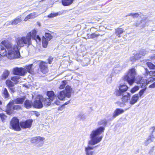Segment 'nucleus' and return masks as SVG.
Listing matches in <instances>:
<instances>
[{
  "label": "nucleus",
  "instance_id": "obj_26",
  "mask_svg": "<svg viewBox=\"0 0 155 155\" xmlns=\"http://www.w3.org/2000/svg\"><path fill=\"white\" fill-rule=\"evenodd\" d=\"M73 1L74 0H62V3L64 6H68L71 5Z\"/></svg>",
  "mask_w": 155,
  "mask_h": 155
},
{
  "label": "nucleus",
  "instance_id": "obj_5",
  "mask_svg": "<svg viewBox=\"0 0 155 155\" xmlns=\"http://www.w3.org/2000/svg\"><path fill=\"white\" fill-rule=\"evenodd\" d=\"M47 95L48 98H44L42 100V101L44 103L45 106H49L51 104V101H53L56 98V96L52 91H48Z\"/></svg>",
  "mask_w": 155,
  "mask_h": 155
},
{
  "label": "nucleus",
  "instance_id": "obj_32",
  "mask_svg": "<svg viewBox=\"0 0 155 155\" xmlns=\"http://www.w3.org/2000/svg\"><path fill=\"white\" fill-rule=\"evenodd\" d=\"M62 14V13L61 12H59L56 13H51L49 15L48 17L49 18H53L56 17L58 15H60Z\"/></svg>",
  "mask_w": 155,
  "mask_h": 155
},
{
  "label": "nucleus",
  "instance_id": "obj_12",
  "mask_svg": "<svg viewBox=\"0 0 155 155\" xmlns=\"http://www.w3.org/2000/svg\"><path fill=\"white\" fill-rule=\"evenodd\" d=\"M130 107L125 109L124 110L120 108H117L114 111V113L113 114L112 117L110 118V120H112L114 119L117 116H118L119 114H122L125 111L127 110Z\"/></svg>",
  "mask_w": 155,
  "mask_h": 155
},
{
  "label": "nucleus",
  "instance_id": "obj_50",
  "mask_svg": "<svg viewBox=\"0 0 155 155\" xmlns=\"http://www.w3.org/2000/svg\"><path fill=\"white\" fill-rule=\"evenodd\" d=\"M31 18L29 14L27 15L25 18L24 20L25 21H27L28 19Z\"/></svg>",
  "mask_w": 155,
  "mask_h": 155
},
{
  "label": "nucleus",
  "instance_id": "obj_23",
  "mask_svg": "<svg viewBox=\"0 0 155 155\" xmlns=\"http://www.w3.org/2000/svg\"><path fill=\"white\" fill-rule=\"evenodd\" d=\"M21 17H18L12 21H10L9 22V23L11 24L12 25H16L21 22Z\"/></svg>",
  "mask_w": 155,
  "mask_h": 155
},
{
  "label": "nucleus",
  "instance_id": "obj_14",
  "mask_svg": "<svg viewBox=\"0 0 155 155\" xmlns=\"http://www.w3.org/2000/svg\"><path fill=\"white\" fill-rule=\"evenodd\" d=\"M34 107L37 109H41L43 107V104L41 100L35 101L33 103Z\"/></svg>",
  "mask_w": 155,
  "mask_h": 155
},
{
  "label": "nucleus",
  "instance_id": "obj_38",
  "mask_svg": "<svg viewBox=\"0 0 155 155\" xmlns=\"http://www.w3.org/2000/svg\"><path fill=\"white\" fill-rule=\"evenodd\" d=\"M99 35L96 34L95 33H92V34L91 35L88 34L87 35L88 37L89 38H93L98 36Z\"/></svg>",
  "mask_w": 155,
  "mask_h": 155
},
{
  "label": "nucleus",
  "instance_id": "obj_41",
  "mask_svg": "<svg viewBox=\"0 0 155 155\" xmlns=\"http://www.w3.org/2000/svg\"><path fill=\"white\" fill-rule=\"evenodd\" d=\"M31 18H34L37 17L38 15L37 13L36 12H34L29 14Z\"/></svg>",
  "mask_w": 155,
  "mask_h": 155
},
{
  "label": "nucleus",
  "instance_id": "obj_59",
  "mask_svg": "<svg viewBox=\"0 0 155 155\" xmlns=\"http://www.w3.org/2000/svg\"><path fill=\"white\" fill-rule=\"evenodd\" d=\"M2 104V102L0 101V105H1Z\"/></svg>",
  "mask_w": 155,
  "mask_h": 155
},
{
  "label": "nucleus",
  "instance_id": "obj_37",
  "mask_svg": "<svg viewBox=\"0 0 155 155\" xmlns=\"http://www.w3.org/2000/svg\"><path fill=\"white\" fill-rule=\"evenodd\" d=\"M45 36L46 38L48 41H50L52 38V36L49 33H45Z\"/></svg>",
  "mask_w": 155,
  "mask_h": 155
},
{
  "label": "nucleus",
  "instance_id": "obj_20",
  "mask_svg": "<svg viewBox=\"0 0 155 155\" xmlns=\"http://www.w3.org/2000/svg\"><path fill=\"white\" fill-rule=\"evenodd\" d=\"M145 73L143 74L145 76V78H147V76L152 77L155 75V72L154 71H149L147 68H145Z\"/></svg>",
  "mask_w": 155,
  "mask_h": 155
},
{
  "label": "nucleus",
  "instance_id": "obj_55",
  "mask_svg": "<svg viewBox=\"0 0 155 155\" xmlns=\"http://www.w3.org/2000/svg\"><path fill=\"white\" fill-rule=\"evenodd\" d=\"M154 150V147H153L150 150V151L149 152V153H150V152H153Z\"/></svg>",
  "mask_w": 155,
  "mask_h": 155
},
{
  "label": "nucleus",
  "instance_id": "obj_9",
  "mask_svg": "<svg viewBox=\"0 0 155 155\" xmlns=\"http://www.w3.org/2000/svg\"><path fill=\"white\" fill-rule=\"evenodd\" d=\"M138 78L140 80L139 81H137V79L136 80L137 83V84H140L141 87L143 88V89L140 90L139 93V97H141L146 89L147 87L146 86H147V84L145 82H143V81L142 80V77H138Z\"/></svg>",
  "mask_w": 155,
  "mask_h": 155
},
{
  "label": "nucleus",
  "instance_id": "obj_27",
  "mask_svg": "<svg viewBox=\"0 0 155 155\" xmlns=\"http://www.w3.org/2000/svg\"><path fill=\"white\" fill-rule=\"evenodd\" d=\"M148 78H146V79H146L145 81H143V80H142L143 81V82H145L147 84V85L148 84H149L151 82H153L155 81V78L152 77L150 76H147Z\"/></svg>",
  "mask_w": 155,
  "mask_h": 155
},
{
  "label": "nucleus",
  "instance_id": "obj_42",
  "mask_svg": "<svg viewBox=\"0 0 155 155\" xmlns=\"http://www.w3.org/2000/svg\"><path fill=\"white\" fill-rule=\"evenodd\" d=\"M32 65V64H31L28 66H26L25 68L28 72L30 73V71H31V68Z\"/></svg>",
  "mask_w": 155,
  "mask_h": 155
},
{
  "label": "nucleus",
  "instance_id": "obj_56",
  "mask_svg": "<svg viewBox=\"0 0 155 155\" xmlns=\"http://www.w3.org/2000/svg\"><path fill=\"white\" fill-rule=\"evenodd\" d=\"M124 104L122 103H120V106L121 107H124Z\"/></svg>",
  "mask_w": 155,
  "mask_h": 155
},
{
  "label": "nucleus",
  "instance_id": "obj_15",
  "mask_svg": "<svg viewBox=\"0 0 155 155\" xmlns=\"http://www.w3.org/2000/svg\"><path fill=\"white\" fill-rule=\"evenodd\" d=\"M39 67L42 72L46 73L48 71L47 65L45 63L41 62L39 64Z\"/></svg>",
  "mask_w": 155,
  "mask_h": 155
},
{
  "label": "nucleus",
  "instance_id": "obj_49",
  "mask_svg": "<svg viewBox=\"0 0 155 155\" xmlns=\"http://www.w3.org/2000/svg\"><path fill=\"white\" fill-rule=\"evenodd\" d=\"M54 103L57 105H59L60 104V102L59 101L57 100L54 101Z\"/></svg>",
  "mask_w": 155,
  "mask_h": 155
},
{
  "label": "nucleus",
  "instance_id": "obj_3",
  "mask_svg": "<svg viewBox=\"0 0 155 155\" xmlns=\"http://www.w3.org/2000/svg\"><path fill=\"white\" fill-rule=\"evenodd\" d=\"M136 75V72L135 69L134 68H132L129 70L127 74L124 76V79L125 81H127L128 83L130 85H132L136 81L137 83V81H139L140 79L138 78V76L136 79H135V76Z\"/></svg>",
  "mask_w": 155,
  "mask_h": 155
},
{
  "label": "nucleus",
  "instance_id": "obj_7",
  "mask_svg": "<svg viewBox=\"0 0 155 155\" xmlns=\"http://www.w3.org/2000/svg\"><path fill=\"white\" fill-rule=\"evenodd\" d=\"M45 140L44 137L39 136L32 138L31 140L32 143H35L37 147H39L43 146Z\"/></svg>",
  "mask_w": 155,
  "mask_h": 155
},
{
  "label": "nucleus",
  "instance_id": "obj_22",
  "mask_svg": "<svg viewBox=\"0 0 155 155\" xmlns=\"http://www.w3.org/2000/svg\"><path fill=\"white\" fill-rule=\"evenodd\" d=\"M33 103L31 101L27 100L24 102V106L26 108L29 109L33 106Z\"/></svg>",
  "mask_w": 155,
  "mask_h": 155
},
{
  "label": "nucleus",
  "instance_id": "obj_13",
  "mask_svg": "<svg viewBox=\"0 0 155 155\" xmlns=\"http://www.w3.org/2000/svg\"><path fill=\"white\" fill-rule=\"evenodd\" d=\"M32 122V120L29 119L25 121L21 122L20 125L21 127L23 128H29L31 127Z\"/></svg>",
  "mask_w": 155,
  "mask_h": 155
},
{
  "label": "nucleus",
  "instance_id": "obj_33",
  "mask_svg": "<svg viewBox=\"0 0 155 155\" xmlns=\"http://www.w3.org/2000/svg\"><path fill=\"white\" fill-rule=\"evenodd\" d=\"M20 77L18 76H14L11 78V80L15 82V84H17L18 82V80Z\"/></svg>",
  "mask_w": 155,
  "mask_h": 155
},
{
  "label": "nucleus",
  "instance_id": "obj_16",
  "mask_svg": "<svg viewBox=\"0 0 155 155\" xmlns=\"http://www.w3.org/2000/svg\"><path fill=\"white\" fill-rule=\"evenodd\" d=\"M148 21V20L147 18L145 19H142L139 22L134 23V25L137 27H139L141 25L140 27L141 28H143L145 27V24Z\"/></svg>",
  "mask_w": 155,
  "mask_h": 155
},
{
  "label": "nucleus",
  "instance_id": "obj_54",
  "mask_svg": "<svg viewBox=\"0 0 155 155\" xmlns=\"http://www.w3.org/2000/svg\"><path fill=\"white\" fill-rule=\"evenodd\" d=\"M9 88L10 89L11 91L12 92L14 93V88Z\"/></svg>",
  "mask_w": 155,
  "mask_h": 155
},
{
  "label": "nucleus",
  "instance_id": "obj_2",
  "mask_svg": "<svg viewBox=\"0 0 155 155\" xmlns=\"http://www.w3.org/2000/svg\"><path fill=\"white\" fill-rule=\"evenodd\" d=\"M37 31L34 29L32 31L28 32L26 36L19 37L16 39V42L17 46L22 47L25 46H29L31 44V39L35 40L37 43L39 44L41 39L38 35L36 36Z\"/></svg>",
  "mask_w": 155,
  "mask_h": 155
},
{
  "label": "nucleus",
  "instance_id": "obj_39",
  "mask_svg": "<svg viewBox=\"0 0 155 155\" xmlns=\"http://www.w3.org/2000/svg\"><path fill=\"white\" fill-rule=\"evenodd\" d=\"M139 89V86H135L133 87L131 90L130 92L132 93H134L138 91Z\"/></svg>",
  "mask_w": 155,
  "mask_h": 155
},
{
  "label": "nucleus",
  "instance_id": "obj_60",
  "mask_svg": "<svg viewBox=\"0 0 155 155\" xmlns=\"http://www.w3.org/2000/svg\"><path fill=\"white\" fill-rule=\"evenodd\" d=\"M88 65V64H87L85 65V66H87Z\"/></svg>",
  "mask_w": 155,
  "mask_h": 155
},
{
  "label": "nucleus",
  "instance_id": "obj_47",
  "mask_svg": "<svg viewBox=\"0 0 155 155\" xmlns=\"http://www.w3.org/2000/svg\"><path fill=\"white\" fill-rule=\"evenodd\" d=\"M122 69V68L120 67L119 65H116L114 69V71L115 72H116L117 70L120 71Z\"/></svg>",
  "mask_w": 155,
  "mask_h": 155
},
{
  "label": "nucleus",
  "instance_id": "obj_6",
  "mask_svg": "<svg viewBox=\"0 0 155 155\" xmlns=\"http://www.w3.org/2000/svg\"><path fill=\"white\" fill-rule=\"evenodd\" d=\"M10 125L11 128L16 131L21 130L20 124L19 120L16 117H13L10 121Z\"/></svg>",
  "mask_w": 155,
  "mask_h": 155
},
{
  "label": "nucleus",
  "instance_id": "obj_44",
  "mask_svg": "<svg viewBox=\"0 0 155 155\" xmlns=\"http://www.w3.org/2000/svg\"><path fill=\"white\" fill-rule=\"evenodd\" d=\"M66 81H62V84L60 86V89H62L66 85Z\"/></svg>",
  "mask_w": 155,
  "mask_h": 155
},
{
  "label": "nucleus",
  "instance_id": "obj_11",
  "mask_svg": "<svg viewBox=\"0 0 155 155\" xmlns=\"http://www.w3.org/2000/svg\"><path fill=\"white\" fill-rule=\"evenodd\" d=\"M14 104H11L9 105V103L7 106L6 111L7 113L10 114L14 110H18L21 109L20 106L19 105H14Z\"/></svg>",
  "mask_w": 155,
  "mask_h": 155
},
{
  "label": "nucleus",
  "instance_id": "obj_4",
  "mask_svg": "<svg viewBox=\"0 0 155 155\" xmlns=\"http://www.w3.org/2000/svg\"><path fill=\"white\" fill-rule=\"evenodd\" d=\"M72 89L69 86H67L65 90L60 91L58 94V97L61 100H63L65 98H70L71 96Z\"/></svg>",
  "mask_w": 155,
  "mask_h": 155
},
{
  "label": "nucleus",
  "instance_id": "obj_30",
  "mask_svg": "<svg viewBox=\"0 0 155 155\" xmlns=\"http://www.w3.org/2000/svg\"><path fill=\"white\" fill-rule=\"evenodd\" d=\"M6 84L9 88H12L14 86V83L9 80L6 81Z\"/></svg>",
  "mask_w": 155,
  "mask_h": 155
},
{
  "label": "nucleus",
  "instance_id": "obj_28",
  "mask_svg": "<svg viewBox=\"0 0 155 155\" xmlns=\"http://www.w3.org/2000/svg\"><path fill=\"white\" fill-rule=\"evenodd\" d=\"M141 57V56H140L139 53H137L134 56L131 57L130 58V60L134 62L136 60H138Z\"/></svg>",
  "mask_w": 155,
  "mask_h": 155
},
{
  "label": "nucleus",
  "instance_id": "obj_18",
  "mask_svg": "<svg viewBox=\"0 0 155 155\" xmlns=\"http://www.w3.org/2000/svg\"><path fill=\"white\" fill-rule=\"evenodd\" d=\"M121 95L122 96L121 98L122 101L124 102H127L130 98V94L129 93H124Z\"/></svg>",
  "mask_w": 155,
  "mask_h": 155
},
{
  "label": "nucleus",
  "instance_id": "obj_19",
  "mask_svg": "<svg viewBox=\"0 0 155 155\" xmlns=\"http://www.w3.org/2000/svg\"><path fill=\"white\" fill-rule=\"evenodd\" d=\"M139 99V96L138 94L134 95L131 98L130 101V104L133 105L137 103Z\"/></svg>",
  "mask_w": 155,
  "mask_h": 155
},
{
  "label": "nucleus",
  "instance_id": "obj_17",
  "mask_svg": "<svg viewBox=\"0 0 155 155\" xmlns=\"http://www.w3.org/2000/svg\"><path fill=\"white\" fill-rule=\"evenodd\" d=\"M25 99V98L24 97L18 98L9 102V105H11V104H22L24 102Z\"/></svg>",
  "mask_w": 155,
  "mask_h": 155
},
{
  "label": "nucleus",
  "instance_id": "obj_34",
  "mask_svg": "<svg viewBox=\"0 0 155 155\" xmlns=\"http://www.w3.org/2000/svg\"><path fill=\"white\" fill-rule=\"evenodd\" d=\"M107 121L105 119L101 120L98 122V124L99 125H103V126H105L107 124Z\"/></svg>",
  "mask_w": 155,
  "mask_h": 155
},
{
  "label": "nucleus",
  "instance_id": "obj_36",
  "mask_svg": "<svg viewBox=\"0 0 155 155\" xmlns=\"http://www.w3.org/2000/svg\"><path fill=\"white\" fill-rule=\"evenodd\" d=\"M113 75L111 74L110 76L108 77L106 79L107 83L108 84H111L112 82V77Z\"/></svg>",
  "mask_w": 155,
  "mask_h": 155
},
{
  "label": "nucleus",
  "instance_id": "obj_29",
  "mask_svg": "<svg viewBox=\"0 0 155 155\" xmlns=\"http://www.w3.org/2000/svg\"><path fill=\"white\" fill-rule=\"evenodd\" d=\"M2 94L3 96L5 98H7L9 97V94L7 89L5 88H3L2 91Z\"/></svg>",
  "mask_w": 155,
  "mask_h": 155
},
{
  "label": "nucleus",
  "instance_id": "obj_53",
  "mask_svg": "<svg viewBox=\"0 0 155 155\" xmlns=\"http://www.w3.org/2000/svg\"><path fill=\"white\" fill-rule=\"evenodd\" d=\"M34 112H35V114L37 117H38L40 115V114L39 113H38L37 112H36V111H34Z\"/></svg>",
  "mask_w": 155,
  "mask_h": 155
},
{
  "label": "nucleus",
  "instance_id": "obj_58",
  "mask_svg": "<svg viewBox=\"0 0 155 155\" xmlns=\"http://www.w3.org/2000/svg\"><path fill=\"white\" fill-rule=\"evenodd\" d=\"M69 102H70V101H67V102H66V103L64 104V105H67V104H69Z\"/></svg>",
  "mask_w": 155,
  "mask_h": 155
},
{
  "label": "nucleus",
  "instance_id": "obj_48",
  "mask_svg": "<svg viewBox=\"0 0 155 155\" xmlns=\"http://www.w3.org/2000/svg\"><path fill=\"white\" fill-rule=\"evenodd\" d=\"M79 116L81 117V119L84 120L86 118L84 114H80Z\"/></svg>",
  "mask_w": 155,
  "mask_h": 155
},
{
  "label": "nucleus",
  "instance_id": "obj_25",
  "mask_svg": "<svg viewBox=\"0 0 155 155\" xmlns=\"http://www.w3.org/2000/svg\"><path fill=\"white\" fill-rule=\"evenodd\" d=\"M9 74V72L8 70H5L1 76V79L2 80L8 78Z\"/></svg>",
  "mask_w": 155,
  "mask_h": 155
},
{
  "label": "nucleus",
  "instance_id": "obj_43",
  "mask_svg": "<svg viewBox=\"0 0 155 155\" xmlns=\"http://www.w3.org/2000/svg\"><path fill=\"white\" fill-rule=\"evenodd\" d=\"M139 53L141 57L142 56H144L145 54H147V52L144 50H142L140 51Z\"/></svg>",
  "mask_w": 155,
  "mask_h": 155
},
{
  "label": "nucleus",
  "instance_id": "obj_31",
  "mask_svg": "<svg viewBox=\"0 0 155 155\" xmlns=\"http://www.w3.org/2000/svg\"><path fill=\"white\" fill-rule=\"evenodd\" d=\"M48 41L45 37H43L42 40V44L44 48H46L47 47Z\"/></svg>",
  "mask_w": 155,
  "mask_h": 155
},
{
  "label": "nucleus",
  "instance_id": "obj_35",
  "mask_svg": "<svg viewBox=\"0 0 155 155\" xmlns=\"http://www.w3.org/2000/svg\"><path fill=\"white\" fill-rule=\"evenodd\" d=\"M147 64L149 68L151 69H155V65L150 62H147Z\"/></svg>",
  "mask_w": 155,
  "mask_h": 155
},
{
  "label": "nucleus",
  "instance_id": "obj_21",
  "mask_svg": "<svg viewBox=\"0 0 155 155\" xmlns=\"http://www.w3.org/2000/svg\"><path fill=\"white\" fill-rule=\"evenodd\" d=\"M154 138L153 135H149L148 137L146 139L144 143V145L146 146H147L149 144L153 142Z\"/></svg>",
  "mask_w": 155,
  "mask_h": 155
},
{
  "label": "nucleus",
  "instance_id": "obj_8",
  "mask_svg": "<svg viewBox=\"0 0 155 155\" xmlns=\"http://www.w3.org/2000/svg\"><path fill=\"white\" fill-rule=\"evenodd\" d=\"M27 73L26 69L22 68L16 67L13 70V74L14 75L24 76Z\"/></svg>",
  "mask_w": 155,
  "mask_h": 155
},
{
  "label": "nucleus",
  "instance_id": "obj_10",
  "mask_svg": "<svg viewBox=\"0 0 155 155\" xmlns=\"http://www.w3.org/2000/svg\"><path fill=\"white\" fill-rule=\"evenodd\" d=\"M128 87L126 85H120L118 87V89H117L116 91V95L117 96H121L122 94L126 92Z\"/></svg>",
  "mask_w": 155,
  "mask_h": 155
},
{
  "label": "nucleus",
  "instance_id": "obj_52",
  "mask_svg": "<svg viewBox=\"0 0 155 155\" xmlns=\"http://www.w3.org/2000/svg\"><path fill=\"white\" fill-rule=\"evenodd\" d=\"M52 59L53 58H51V57L49 58L48 60L49 64H51V63Z\"/></svg>",
  "mask_w": 155,
  "mask_h": 155
},
{
  "label": "nucleus",
  "instance_id": "obj_57",
  "mask_svg": "<svg viewBox=\"0 0 155 155\" xmlns=\"http://www.w3.org/2000/svg\"><path fill=\"white\" fill-rule=\"evenodd\" d=\"M151 58L153 60V59H155V55H154L153 56H152L151 57Z\"/></svg>",
  "mask_w": 155,
  "mask_h": 155
},
{
  "label": "nucleus",
  "instance_id": "obj_24",
  "mask_svg": "<svg viewBox=\"0 0 155 155\" xmlns=\"http://www.w3.org/2000/svg\"><path fill=\"white\" fill-rule=\"evenodd\" d=\"M115 34L119 37H120V34L124 32V29L121 28H118L115 29Z\"/></svg>",
  "mask_w": 155,
  "mask_h": 155
},
{
  "label": "nucleus",
  "instance_id": "obj_40",
  "mask_svg": "<svg viewBox=\"0 0 155 155\" xmlns=\"http://www.w3.org/2000/svg\"><path fill=\"white\" fill-rule=\"evenodd\" d=\"M130 15H131L134 18H137V17H138V16H139V14L138 13H131L129 14H128V15H127V16H130Z\"/></svg>",
  "mask_w": 155,
  "mask_h": 155
},
{
  "label": "nucleus",
  "instance_id": "obj_51",
  "mask_svg": "<svg viewBox=\"0 0 155 155\" xmlns=\"http://www.w3.org/2000/svg\"><path fill=\"white\" fill-rule=\"evenodd\" d=\"M149 87L150 88H154L155 87V82L152 84L150 85Z\"/></svg>",
  "mask_w": 155,
  "mask_h": 155
},
{
  "label": "nucleus",
  "instance_id": "obj_1",
  "mask_svg": "<svg viewBox=\"0 0 155 155\" xmlns=\"http://www.w3.org/2000/svg\"><path fill=\"white\" fill-rule=\"evenodd\" d=\"M105 128L100 127L95 130H93L90 134L91 140L88 141L89 145L85 148V151L86 155H93L94 152L92 150L94 147L90 145H94L99 143L102 140V136L97 137L104 132Z\"/></svg>",
  "mask_w": 155,
  "mask_h": 155
},
{
  "label": "nucleus",
  "instance_id": "obj_45",
  "mask_svg": "<svg viewBox=\"0 0 155 155\" xmlns=\"http://www.w3.org/2000/svg\"><path fill=\"white\" fill-rule=\"evenodd\" d=\"M150 135L152 134V135H153V133L155 131V127H152L150 129Z\"/></svg>",
  "mask_w": 155,
  "mask_h": 155
},
{
  "label": "nucleus",
  "instance_id": "obj_46",
  "mask_svg": "<svg viewBox=\"0 0 155 155\" xmlns=\"http://www.w3.org/2000/svg\"><path fill=\"white\" fill-rule=\"evenodd\" d=\"M5 116L3 114H0V117L2 121L4 122L5 120Z\"/></svg>",
  "mask_w": 155,
  "mask_h": 155
}]
</instances>
